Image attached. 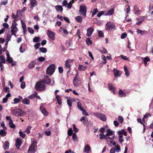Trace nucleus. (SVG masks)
Here are the masks:
<instances>
[{
	"label": "nucleus",
	"mask_w": 153,
	"mask_h": 153,
	"mask_svg": "<svg viewBox=\"0 0 153 153\" xmlns=\"http://www.w3.org/2000/svg\"><path fill=\"white\" fill-rule=\"evenodd\" d=\"M35 88L37 91H44L46 88L45 85L42 82L41 80L37 82L35 85Z\"/></svg>",
	"instance_id": "obj_1"
},
{
	"label": "nucleus",
	"mask_w": 153,
	"mask_h": 153,
	"mask_svg": "<svg viewBox=\"0 0 153 153\" xmlns=\"http://www.w3.org/2000/svg\"><path fill=\"white\" fill-rule=\"evenodd\" d=\"M12 113L16 116H22L24 115L25 112L21 109L18 108L13 109L12 111Z\"/></svg>",
	"instance_id": "obj_2"
},
{
	"label": "nucleus",
	"mask_w": 153,
	"mask_h": 153,
	"mask_svg": "<svg viewBox=\"0 0 153 153\" xmlns=\"http://www.w3.org/2000/svg\"><path fill=\"white\" fill-rule=\"evenodd\" d=\"M37 143L36 141H35L31 143L28 149V153H35L37 148Z\"/></svg>",
	"instance_id": "obj_3"
},
{
	"label": "nucleus",
	"mask_w": 153,
	"mask_h": 153,
	"mask_svg": "<svg viewBox=\"0 0 153 153\" xmlns=\"http://www.w3.org/2000/svg\"><path fill=\"white\" fill-rule=\"evenodd\" d=\"M79 11L81 15H82L84 17L86 16L87 7L85 5H81L79 7Z\"/></svg>",
	"instance_id": "obj_4"
},
{
	"label": "nucleus",
	"mask_w": 153,
	"mask_h": 153,
	"mask_svg": "<svg viewBox=\"0 0 153 153\" xmlns=\"http://www.w3.org/2000/svg\"><path fill=\"white\" fill-rule=\"evenodd\" d=\"M55 71V66L54 64L51 65L47 68L46 74L49 75H52Z\"/></svg>",
	"instance_id": "obj_5"
},
{
	"label": "nucleus",
	"mask_w": 153,
	"mask_h": 153,
	"mask_svg": "<svg viewBox=\"0 0 153 153\" xmlns=\"http://www.w3.org/2000/svg\"><path fill=\"white\" fill-rule=\"evenodd\" d=\"M94 115L103 121H105L106 120L105 116L103 114L100 113H94Z\"/></svg>",
	"instance_id": "obj_6"
},
{
	"label": "nucleus",
	"mask_w": 153,
	"mask_h": 153,
	"mask_svg": "<svg viewBox=\"0 0 153 153\" xmlns=\"http://www.w3.org/2000/svg\"><path fill=\"white\" fill-rule=\"evenodd\" d=\"M115 27V25L111 22H108L106 24L105 28L106 30H109L113 29Z\"/></svg>",
	"instance_id": "obj_7"
},
{
	"label": "nucleus",
	"mask_w": 153,
	"mask_h": 153,
	"mask_svg": "<svg viewBox=\"0 0 153 153\" xmlns=\"http://www.w3.org/2000/svg\"><path fill=\"white\" fill-rule=\"evenodd\" d=\"M44 84H50V83L51 82V80L49 76H46L41 80Z\"/></svg>",
	"instance_id": "obj_8"
},
{
	"label": "nucleus",
	"mask_w": 153,
	"mask_h": 153,
	"mask_svg": "<svg viewBox=\"0 0 153 153\" xmlns=\"http://www.w3.org/2000/svg\"><path fill=\"white\" fill-rule=\"evenodd\" d=\"M73 60L71 59H68L65 61V66L66 68L70 69L71 65V64L72 63Z\"/></svg>",
	"instance_id": "obj_9"
},
{
	"label": "nucleus",
	"mask_w": 153,
	"mask_h": 153,
	"mask_svg": "<svg viewBox=\"0 0 153 153\" xmlns=\"http://www.w3.org/2000/svg\"><path fill=\"white\" fill-rule=\"evenodd\" d=\"M47 35L48 37L52 40H54L55 39V34L52 31L48 30Z\"/></svg>",
	"instance_id": "obj_10"
},
{
	"label": "nucleus",
	"mask_w": 153,
	"mask_h": 153,
	"mask_svg": "<svg viewBox=\"0 0 153 153\" xmlns=\"http://www.w3.org/2000/svg\"><path fill=\"white\" fill-rule=\"evenodd\" d=\"M108 84L109 89L114 94H115L116 93L115 91L116 88L113 86V85L112 83L108 82Z\"/></svg>",
	"instance_id": "obj_11"
},
{
	"label": "nucleus",
	"mask_w": 153,
	"mask_h": 153,
	"mask_svg": "<svg viewBox=\"0 0 153 153\" xmlns=\"http://www.w3.org/2000/svg\"><path fill=\"white\" fill-rule=\"evenodd\" d=\"M113 71H114V75L115 77H116L118 76L120 77V76L121 73L119 71L115 68H114L113 70Z\"/></svg>",
	"instance_id": "obj_12"
},
{
	"label": "nucleus",
	"mask_w": 153,
	"mask_h": 153,
	"mask_svg": "<svg viewBox=\"0 0 153 153\" xmlns=\"http://www.w3.org/2000/svg\"><path fill=\"white\" fill-rule=\"evenodd\" d=\"M16 147L17 148V149H19V147L22 145V142L21 140H19V139H17L16 141Z\"/></svg>",
	"instance_id": "obj_13"
},
{
	"label": "nucleus",
	"mask_w": 153,
	"mask_h": 153,
	"mask_svg": "<svg viewBox=\"0 0 153 153\" xmlns=\"http://www.w3.org/2000/svg\"><path fill=\"white\" fill-rule=\"evenodd\" d=\"M94 30V29L91 27L88 28L87 30V35L88 36H90Z\"/></svg>",
	"instance_id": "obj_14"
},
{
	"label": "nucleus",
	"mask_w": 153,
	"mask_h": 153,
	"mask_svg": "<svg viewBox=\"0 0 153 153\" xmlns=\"http://www.w3.org/2000/svg\"><path fill=\"white\" fill-rule=\"evenodd\" d=\"M40 108L42 113H43L45 116H47L48 115V113L46 110L44 106H41L40 107Z\"/></svg>",
	"instance_id": "obj_15"
},
{
	"label": "nucleus",
	"mask_w": 153,
	"mask_h": 153,
	"mask_svg": "<svg viewBox=\"0 0 153 153\" xmlns=\"http://www.w3.org/2000/svg\"><path fill=\"white\" fill-rule=\"evenodd\" d=\"M17 24L15 22V23L13 22L12 24V25L11 27V30H13V31H18V29L16 27V25Z\"/></svg>",
	"instance_id": "obj_16"
},
{
	"label": "nucleus",
	"mask_w": 153,
	"mask_h": 153,
	"mask_svg": "<svg viewBox=\"0 0 153 153\" xmlns=\"http://www.w3.org/2000/svg\"><path fill=\"white\" fill-rule=\"evenodd\" d=\"M30 1L31 5L30 8L32 10L33 8L37 5L38 2L37 1H32L31 0H30Z\"/></svg>",
	"instance_id": "obj_17"
},
{
	"label": "nucleus",
	"mask_w": 153,
	"mask_h": 153,
	"mask_svg": "<svg viewBox=\"0 0 153 153\" xmlns=\"http://www.w3.org/2000/svg\"><path fill=\"white\" fill-rule=\"evenodd\" d=\"M79 79V75L78 74H77L75 76V77H74L73 80V84L74 86H77V82H76V80L78 81Z\"/></svg>",
	"instance_id": "obj_18"
},
{
	"label": "nucleus",
	"mask_w": 153,
	"mask_h": 153,
	"mask_svg": "<svg viewBox=\"0 0 153 153\" xmlns=\"http://www.w3.org/2000/svg\"><path fill=\"white\" fill-rule=\"evenodd\" d=\"M115 137L114 135L113 137V138L108 137L106 138V141L108 144H111L112 143L113 138Z\"/></svg>",
	"instance_id": "obj_19"
},
{
	"label": "nucleus",
	"mask_w": 153,
	"mask_h": 153,
	"mask_svg": "<svg viewBox=\"0 0 153 153\" xmlns=\"http://www.w3.org/2000/svg\"><path fill=\"white\" fill-rule=\"evenodd\" d=\"M22 102L23 104L29 105L30 102V100L27 98H25L22 100Z\"/></svg>",
	"instance_id": "obj_20"
},
{
	"label": "nucleus",
	"mask_w": 153,
	"mask_h": 153,
	"mask_svg": "<svg viewBox=\"0 0 153 153\" xmlns=\"http://www.w3.org/2000/svg\"><path fill=\"white\" fill-rule=\"evenodd\" d=\"M91 151V148L88 145H87L85 147L84 152H85L87 153Z\"/></svg>",
	"instance_id": "obj_21"
},
{
	"label": "nucleus",
	"mask_w": 153,
	"mask_h": 153,
	"mask_svg": "<svg viewBox=\"0 0 153 153\" xmlns=\"http://www.w3.org/2000/svg\"><path fill=\"white\" fill-rule=\"evenodd\" d=\"M55 9L57 11H62L63 10L62 7L60 5H57L55 6Z\"/></svg>",
	"instance_id": "obj_22"
},
{
	"label": "nucleus",
	"mask_w": 153,
	"mask_h": 153,
	"mask_svg": "<svg viewBox=\"0 0 153 153\" xmlns=\"http://www.w3.org/2000/svg\"><path fill=\"white\" fill-rule=\"evenodd\" d=\"M119 94L120 97H125L126 96V94L121 89H119Z\"/></svg>",
	"instance_id": "obj_23"
},
{
	"label": "nucleus",
	"mask_w": 153,
	"mask_h": 153,
	"mask_svg": "<svg viewBox=\"0 0 153 153\" xmlns=\"http://www.w3.org/2000/svg\"><path fill=\"white\" fill-rule=\"evenodd\" d=\"M9 125L10 127L11 128H16L15 125L13 123V122L12 120H10L9 121Z\"/></svg>",
	"instance_id": "obj_24"
},
{
	"label": "nucleus",
	"mask_w": 153,
	"mask_h": 153,
	"mask_svg": "<svg viewBox=\"0 0 153 153\" xmlns=\"http://www.w3.org/2000/svg\"><path fill=\"white\" fill-rule=\"evenodd\" d=\"M80 121L81 122L84 121L83 123L84 125L86 124L88 122L87 117L85 116H83L82 117V118L80 119Z\"/></svg>",
	"instance_id": "obj_25"
},
{
	"label": "nucleus",
	"mask_w": 153,
	"mask_h": 153,
	"mask_svg": "<svg viewBox=\"0 0 153 153\" xmlns=\"http://www.w3.org/2000/svg\"><path fill=\"white\" fill-rule=\"evenodd\" d=\"M36 64V60L32 61L31 62L29 63L28 65L29 67L30 68H32Z\"/></svg>",
	"instance_id": "obj_26"
},
{
	"label": "nucleus",
	"mask_w": 153,
	"mask_h": 153,
	"mask_svg": "<svg viewBox=\"0 0 153 153\" xmlns=\"http://www.w3.org/2000/svg\"><path fill=\"white\" fill-rule=\"evenodd\" d=\"M86 67L83 66L81 65H79L78 66V69L80 71H83L86 70Z\"/></svg>",
	"instance_id": "obj_27"
},
{
	"label": "nucleus",
	"mask_w": 153,
	"mask_h": 153,
	"mask_svg": "<svg viewBox=\"0 0 153 153\" xmlns=\"http://www.w3.org/2000/svg\"><path fill=\"white\" fill-rule=\"evenodd\" d=\"M9 143L8 141H6L5 142V144L4 146V150L8 149H9Z\"/></svg>",
	"instance_id": "obj_28"
},
{
	"label": "nucleus",
	"mask_w": 153,
	"mask_h": 153,
	"mask_svg": "<svg viewBox=\"0 0 153 153\" xmlns=\"http://www.w3.org/2000/svg\"><path fill=\"white\" fill-rule=\"evenodd\" d=\"M75 19L78 22L81 23L82 21V19L81 16H78L75 18Z\"/></svg>",
	"instance_id": "obj_29"
},
{
	"label": "nucleus",
	"mask_w": 153,
	"mask_h": 153,
	"mask_svg": "<svg viewBox=\"0 0 153 153\" xmlns=\"http://www.w3.org/2000/svg\"><path fill=\"white\" fill-rule=\"evenodd\" d=\"M56 98L57 102L58 104L59 105H60L62 104V100H61V97H60V96L56 95Z\"/></svg>",
	"instance_id": "obj_30"
},
{
	"label": "nucleus",
	"mask_w": 153,
	"mask_h": 153,
	"mask_svg": "<svg viewBox=\"0 0 153 153\" xmlns=\"http://www.w3.org/2000/svg\"><path fill=\"white\" fill-rule=\"evenodd\" d=\"M124 71L125 72V75H126L127 77H128L130 75L129 72L126 66H124Z\"/></svg>",
	"instance_id": "obj_31"
},
{
	"label": "nucleus",
	"mask_w": 153,
	"mask_h": 153,
	"mask_svg": "<svg viewBox=\"0 0 153 153\" xmlns=\"http://www.w3.org/2000/svg\"><path fill=\"white\" fill-rule=\"evenodd\" d=\"M114 12V9H111L107 11L106 15H112Z\"/></svg>",
	"instance_id": "obj_32"
},
{
	"label": "nucleus",
	"mask_w": 153,
	"mask_h": 153,
	"mask_svg": "<svg viewBox=\"0 0 153 153\" xmlns=\"http://www.w3.org/2000/svg\"><path fill=\"white\" fill-rule=\"evenodd\" d=\"M7 133V132L3 129H1L0 131V135H1L2 137L5 136Z\"/></svg>",
	"instance_id": "obj_33"
},
{
	"label": "nucleus",
	"mask_w": 153,
	"mask_h": 153,
	"mask_svg": "<svg viewBox=\"0 0 153 153\" xmlns=\"http://www.w3.org/2000/svg\"><path fill=\"white\" fill-rule=\"evenodd\" d=\"M118 134L120 135H122V134H123L125 136H126L127 135V133L125 131V130L123 129H122L121 131H119L118 132Z\"/></svg>",
	"instance_id": "obj_34"
},
{
	"label": "nucleus",
	"mask_w": 153,
	"mask_h": 153,
	"mask_svg": "<svg viewBox=\"0 0 153 153\" xmlns=\"http://www.w3.org/2000/svg\"><path fill=\"white\" fill-rule=\"evenodd\" d=\"M107 133L106 136H107L111 135L113 134V131H111V129H108L106 131Z\"/></svg>",
	"instance_id": "obj_35"
},
{
	"label": "nucleus",
	"mask_w": 153,
	"mask_h": 153,
	"mask_svg": "<svg viewBox=\"0 0 153 153\" xmlns=\"http://www.w3.org/2000/svg\"><path fill=\"white\" fill-rule=\"evenodd\" d=\"M99 50L102 54L107 53V50L105 48H100V49H99Z\"/></svg>",
	"instance_id": "obj_36"
},
{
	"label": "nucleus",
	"mask_w": 153,
	"mask_h": 153,
	"mask_svg": "<svg viewBox=\"0 0 153 153\" xmlns=\"http://www.w3.org/2000/svg\"><path fill=\"white\" fill-rule=\"evenodd\" d=\"M85 41L87 45L88 46L92 44V42L90 39L89 38L86 39Z\"/></svg>",
	"instance_id": "obj_37"
},
{
	"label": "nucleus",
	"mask_w": 153,
	"mask_h": 153,
	"mask_svg": "<svg viewBox=\"0 0 153 153\" xmlns=\"http://www.w3.org/2000/svg\"><path fill=\"white\" fill-rule=\"evenodd\" d=\"M39 51L43 53H45L47 51V49L45 48H39Z\"/></svg>",
	"instance_id": "obj_38"
},
{
	"label": "nucleus",
	"mask_w": 153,
	"mask_h": 153,
	"mask_svg": "<svg viewBox=\"0 0 153 153\" xmlns=\"http://www.w3.org/2000/svg\"><path fill=\"white\" fill-rule=\"evenodd\" d=\"M73 131L71 128H69L68 131V134L69 136H71L72 135V134H73Z\"/></svg>",
	"instance_id": "obj_39"
},
{
	"label": "nucleus",
	"mask_w": 153,
	"mask_h": 153,
	"mask_svg": "<svg viewBox=\"0 0 153 153\" xmlns=\"http://www.w3.org/2000/svg\"><path fill=\"white\" fill-rule=\"evenodd\" d=\"M99 136H100V140H102L103 139H106V138H107L106 137V136L103 134H102L101 133L100 134Z\"/></svg>",
	"instance_id": "obj_40"
},
{
	"label": "nucleus",
	"mask_w": 153,
	"mask_h": 153,
	"mask_svg": "<svg viewBox=\"0 0 153 153\" xmlns=\"http://www.w3.org/2000/svg\"><path fill=\"white\" fill-rule=\"evenodd\" d=\"M73 128L74 131L75 132V133H77L79 131L78 129L76 127V125L75 124H73Z\"/></svg>",
	"instance_id": "obj_41"
},
{
	"label": "nucleus",
	"mask_w": 153,
	"mask_h": 153,
	"mask_svg": "<svg viewBox=\"0 0 153 153\" xmlns=\"http://www.w3.org/2000/svg\"><path fill=\"white\" fill-rule=\"evenodd\" d=\"M40 39L39 37L36 36L33 39V41L34 42H38Z\"/></svg>",
	"instance_id": "obj_42"
},
{
	"label": "nucleus",
	"mask_w": 153,
	"mask_h": 153,
	"mask_svg": "<svg viewBox=\"0 0 153 153\" xmlns=\"http://www.w3.org/2000/svg\"><path fill=\"white\" fill-rule=\"evenodd\" d=\"M37 59L38 61L40 62L44 61L45 60V58L42 56H40Z\"/></svg>",
	"instance_id": "obj_43"
},
{
	"label": "nucleus",
	"mask_w": 153,
	"mask_h": 153,
	"mask_svg": "<svg viewBox=\"0 0 153 153\" xmlns=\"http://www.w3.org/2000/svg\"><path fill=\"white\" fill-rule=\"evenodd\" d=\"M19 133L20 136L21 137H22L23 138H25L26 136V134H25L22 131H19Z\"/></svg>",
	"instance_id": "obj_44"
},
{
	"label": "nucleus",
	"mask_w": 153,
	"mask_h": 153,
	"mask_svg": "<svg viewBox=\"0 0 153 153\" xmlns=\"http://www.w3.org/2000/svg\"><path fill=\"white\" fill-rule=\"evenodd\" d=\"M98 11V10L96 8L94 9L93 13H92V16L93 17Z\"/></svg>",
	"instance_id": "obj_45"
},
{
	"label": "nucleus",
	"mask_w": 153,
	"mask_h": 153,
	"mask_svg": "<svg viewBox=\"0 0 153 153\" xmlns=\"http://www.w3.org/2000/svg\"><path fill=\"white\" fill-rule=\"evenodd\" d=\"M14 103L16 104L20 102V99L18 98H15L13 100Z\"/></svg>",
	"instance_id": "obj_46"
},
{
	"label": "nucleus",
	"mask_w": 153,
	"mask_h": 153,
	"mask_svg": "<svg viewBox=\"0 0 153 153\" xmlns=\"http://www.w3.org/2000/svg\"><path fill=\"white\" fill-rule=\"evenodd\" d=\"M72 137L73 140L74 141L76 140L77 138L76 134L75 133H73Z\"/></svg>",
	"instance_id": "obj_47"
},
{
	"label": "nucleus",
	"mask_w": 153,
	"mask_h": 153,
	"mask_svg": "<svg viewBox=\"0 0 153 153\" xmlns=\"http://www.w3.org/2000/svg\"><path fill=\"white\" fill-rule=\"evenodd\" d=\"M0 59L1 61V62L3 63H5V59L3 56L1 55L0 56Z\"/></svg>",
	"instance_id": "obj_48"
},
{
	"label": "nucleus",
	"mask_w": 153,
	"mask_h": 153,
	"mask_svg": "<svg viewBox=\"0 0 153 153\" xmlns=\"http://www.w3.org/2000/svg\"><path fill=\"white\" fill-rule=\"evenodd\" d=\"M98 35L100 37H104V34L102 31L98 30Z\"/></svg>",
	"instance_id": "obj_49"
},
{
	"label": "nucleus",
	"mask_w": 153,
	"mask_h": 153,
	"mask_svg": "<svg viewBox=\"0 0 153 153\" xmlns=\"http://www.w3.org/2000/svg\"><path fill=\"white\" fill-rule=\"evenodd\" d=\"M35 94H31L28 97V98L30 100L33 99L36 97V94H37V93L36 92H35Z\"/></svg>",
	"instance_id": "obj_50"
},
{
	"label": "nucleus",
	"mask_w": 153,
	"mask_h": 153,
	"mask_svg": "<svg viewBox=\"0 0 153 153\" xmlns=\"http://www.w3.org/2000/svg\"><path fill=\"white\" fill-rule=\"evenodd\" d=\"M137 33H140L142 35H143L145 33L143 31L139 29H137Z\"/></svg>",
	"instance_id": "obj_51"
},
{
	"label": "nucleus",
	"mask_w": 153,
	"mask_h": 153,
	"mask_svg": "<svg viewBox=\"0 0 153 153\" xmlns=\"http://www.w3.org/2000/svg\"><path fill=\"white\" fill-rule=\"evenodd\" d=\"M7 61L8 62L10 63H12L13 62V60L12 58L10 57L7 58Z\"/></svg>",
	"instance_id": "obj_52"
},
{
	"label": "nucleus",
	"mask_w": 153,
	"mask_h": 153,
	"mask_svg": "<svg viewBox=\"0 0 153 153\" xmlns=\"http://www.w3.org/2000/svg\"><path fill=\"white\" fill-rule=\"evenodd\" d=\"M11 36V35L8 34L6 37V40L8 41H9L10 40Z\"/></svg>",
	"instance_id": "obj_53"
},
{
	"label": "nucleus",
	"mask_w": 153,
	"mask_h": 153,
	"mask_svg": "<svg viewBox=\"0 0 153 153\" xmlns=\"http://www.w3.org/2000/svg\"><path fill=\"white\" fill-rule=\"evenodd\" d=\"M118 120L121 123H122L124 120L123 117L121 116H119L118 117Z\"/></svg>",
	"instance_id": "obj_54"
},
{
	"label": "nucleus",
	"mask_w": 153,
	"mask_h": 153,
	"mask_svg": "<svg viewBox=\"0 0 153 153\" xmlns=\"http://www.w3.org/2000/svg\"><path fill=\"white\" fill-rule=\"evenodd\" d=\"M67 104L69 107H71L72 106V103L71 100L69 99L67 100Z\"/></svg>",
	"instance_id": "obj_55"
},
{
	"label": "nucleus",
	"mask_w": 153,
	"mask_h": 153,
	"mask_svg": "<svg viewBox=\"0 0 153 153\" xmlns=\"http://www.w3.org/2000/svg\"><path fill=\"white\" fill-rule=\"evenodd\" d=\"M40 45V44L39 43H37L34 45V48L36 50L38 48Z\"/></svg>",
	"instance_id": "obj_56"
},
{
	"label": "nucleus",
	"mask_w": 153,
	"mask_h": 153,
	"mask_svg": "<svg viewBox=\"0 0 153 153\" xmlns=\"http://www.w3.org/2000/svg\"><path fill=\"white\" fill-rule=\"evenodd\" d=\"M28 31L31 33L33 34L34 33V30L32 28L30 27H28L27 28Z\"/></svg>",
	"instance_id": "obj_57"
},
{
	"label": "nucleus",
	"mask_w": 153,
	"mask_h": 153,
	"mask_svg": "<svg viewBox=\"0 0 153 153\" xmlns=\"http://www.w3.org/2000/svg\"><path fill=\"white\" fill-rule=\"evenodd\" d=\"M150 59L148 57H145L144 59L143 62L144 63H146V62H147L149 61Z\"/></svg>",
	"instance_id": "obj_58"
},
{
	"label": "nucleus",
	"mask_w": 153,
	"mask_h": 153,
	"mask_svg": "<svg viewBox=\"0 0 153 153\" xmlns=\"http://www.w3.org/2000/svg\"><path fill=\"white\" fill-rule=\"evenodd\" d=\"M144 18H145L144 16H140L138 19L137 20L139 21H141V22H142V21H143L144 20Z\"/></svg>",
	"instance_id": "obj_59"
},
{
	"label": "nucleus",
	"mask_w": 153,
	"mask_h": 153,
	"mask_svg": "<svg viewBox=\"0 0 153 153\" xmlns=\"http://www.w3.org/2000/svg\"><path fill=\"white\" fill-rule=\"evenodd\" d=\"M127 36V34L125 33H123L122 34L121 36V38L122 39H123L125 38Z\"/></svg>",
	"instance_id": "obj_60"
},
{
	"label": "nucleus",
	"mask_w": 153,
	"mask_h": 153,
	"mask_svg": "<svg viewBox=\"0 0 153 153\" xmlns=\"http://www.w3.org/2000/svg\"><path fill=\"white\" fill-rule=\"evenodd\" d=\"M4 123V121L2 122L1 123V126L3 127V129L4 130H6L7 128L5 126Z\"/></svg>",
	"instance_id": "obj_61"
},
{
	"label": "nucleus",
	"mask_w": 153,
	"mask_h": 153,
	"mask_svg": "<svg viewBox=\"0 0 153 153\" xmlns=\"http://www.w3.org/2000/svg\"><path fill=\"white\" fill-rule=\"evenodd\" d=\"M105 131V128L104 127H102L100 129L99 131L101 133V134L102 133V134H103L104 133Z\"/></svg>",
	"instance_id": "obj_62"
},
{
	"label": "nucleus",
	"mask_w": 153,
	"mask_h": 153,
	"mask_svg": "<svg viewBox=\"0 0 153 153\" xmlns=\"http://www.w3.org/2000/svg\"><path fill=\"white\" fill-rule=\"evenodd\" d=\"M59 71L60 73H62L63 71V68L62 67H59L58 68Z\"/></svg>",
	"instance_id": "obj_63"
},
{
	"label": "nucleus",
	"mask_w": 153,
	"mask_h": 153,
	"mask_svg": "<svg viewBox=\"0 0 153 153\" xmlns=\"http://www.w3.org/2000/svg\"><path fill=\"white\" fill-rule=\"evenodd\" d=\"M72 3L71 2V1H70L68 4V6H67V7L68 8V9H71V7H72Z\"/></svg>",
	"instance_id": "obj_64"
}]
</instances>
